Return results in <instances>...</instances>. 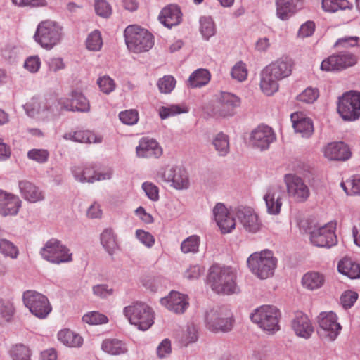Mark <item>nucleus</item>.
<instances>
[{
    "label": "nucleus",
    "instance_id": "obj_7",
    "mask_svg": "<svg viewBox=\"0 0 360 360\" xmlns=\"http://www.w3.org/2000/svg\"><path fill=\"white\" fill-rule=\"evenodd\" d=\"M58 105H60V108L70 111L88 112L90 109L89 103L86 98L82 93L73 92L70 106L65 105L61 101H58L55 98H50L40 102L39 103V108L37 110V112L49 111L54 114L58 111Z\"/></svg>",
    "mask_w": 360,
    "mask_h": 360
},
{
    "label": "nucleus",
    "instance_id": "obj_47",
    "mask_svg": "<svg viewBox=\"0 0 360 360\" xmlns=\"http://www.w3.org/2000/svg\"><path fill=\"white\" fill-rule=\"evenodd\" d=\"M86 48L90 51H99L103 45L101 32L98 30H94L91 32L86 40Z\"/></svg>",
    "mask_w": 360,
    "mask_h": 360
},
{
    "label": "nucleus",
    "instance_id": "obj_28",
    "mask_svg": "<svg viewBox=\"0 0 360 360\" xmlns=\"http://www.w3.org/2000/svg\"><path fill=\"white\" fill-rule=\"evenodd\" d=\"M182 13L179 6L169 5L164 8L160 15L159 20L165 27L171 28L181 21Z\"/></svg>",
    "mask_w": 360,
    "mask_h": 360
},
{
    "label": "nucleus",
    "instance_id": "obj_58",
    "mask_svg": "<svg viewBox=\"0 0 360 360\" xmlns=\"http://www.w3.org/2000/svg\"><path fill=\"white\" fill-rule=\"evenodd\" d=\"M94 8L96 14L103 18H108L112 13L111 6L105 0H97Z\"/></svg>",
    "mask_w": 360,
    "mask_h": 360
},
{
    "label": "nucleus",
    "instance_id": "obj_5",
    "mask_svg": "<svg viewBox=\"0 0 360 360\" xmlns=\"http://www.w3.org/2000/svg\"><path fill=\"white\" fill-rule=\"evenodd\" d=\"M62 27L50 20L41 22L34 34V41L43 49L51 50L61 40Z\"/></svg>",
    "mask_w": 360,
    "mask_h": 360
},
{
    "label": "nucleus",
    "instance_id": "obj_35",
    "mask_svg": "<svg viewBox=\"0 0 360 360\" xmlns=\"http://www.w3.org/2000/svg\"><path fill=\"white\" fill-rule=\"evenodd\" d=\"M101 349L110 355H121L127 352L126 344L118 339H105L103 341Z\"/></svg>",
    "mask_w": 360,
    "mask_h": 360
},
{
    "label": "nucleus",
    "instance_id": "obj_33",
    "mask_svg": "<svg viewBox=\"0 0 360 360\" xmlns=\"http://www.w3.org/2000/svg\"><path fill=\"white\" fill-rule=\"evenodd\" d=\"M292 127L297 133H300L302 137H309L314 131V126L311 120L307 117H300L299 114L295 112L291 115Z\"/></svg>",
    "mask_w": 360,
    "mask_h": 360
},
{
    "label": "nucleus",
    "instance_id": "obj_42",
    "mask_svg": "<svg viewBox=\"0 0 360 360\" xmlns=\"http://www.w3.org/2000/svg\"><path fill=\"white\" fill-rule=\"evenodd\" d=\"M12 360H30L31 350L23 344H15L11 346L8 352Z\"/></svg>",
    "mask_w": 360,
    "mask_h": 360
},
{
    "label": "nucleus",
    "instance_id": "obj_3",
    "mask_svg": "<svg viewBox=\"0 0 360 360\" xmlns=\"http://www.w3.org/2000/svg\"><path fill=\"white\" fill-rule=\"evenodd\" d=\"M281 311L273 305H262L250 314L251 321L268 334H274L281 329L279 320Z\"/></svg>",
    "mask_w": 360,
    "mask_h": 360
},
{
    "label": "nucleus",
    "instance_id": "obj_40",
    "mask_svg": "<svg viewBox=\"0 0 360 360\" xmlns=\"http://www.w3.org/2000/svg\"><path fill=\"white\" fill-rule=\"evenodd\" d=\"M72 173L75 179L82 183H94L95 181L96 171L94 168L86 167L82 169L75 166L72 168Z\"/></svg>",
    "mask_w": 360,
    "mask_h": 360
},
{
    "label": "nucleus",
    "instance_id": "obj_38",
    "mask_svg": "<svg viewBox=\"0 0 360 360\" xmlns=\"http://www.w3.org/2000/svg\"><path fill=\"white\" fill-rule=\"evenodd\" d=\"M210 80V74L206 69H198L194 71L188 79V86L191 88H198L206 85Z\"/></svg>",
    "mask_w": 360,
    "mask_h": 360
},
{
    "label": "nucleus",
    "instance_id": "obj_49",
    "mask_svg": "<svg viewBox=\"0 0 360 360\" xmlns=\"http://www.w3.org/2000/svg\"><path fill=\"white\" fill-rule=\"evenodd\" d=\"M340 186L347 195H360V176L342 182Z\"/></svg>",
    "mask_w": 360,
    "mask_h": 360
},
{
    "label": "nucleus",
    "instance_id": "obj_34",
    "mask_svg": "<svg viewBox=\"0 0 360 360\" xmlns=\"http://www.w3.org/2000/svg\"><path fill=\"white\" fill-rule=\"evenodd\" d=\"M338 271L351 279L360 278V264L351 259L344 258L338 265Z\"/></svg>",
    "mask_w": 360,
    "mask_h": 360
},
{
    "label": "nucleus",
    "instance_id": "obj_10",
    "mask_svg": "<svg viewBox=\"0 0 360 360\" xmlns=\"http://www.w3.org/2000/svg\"><path fill=\"white\" fill-rule=\"evenodd\" d=\"M22 299L25 307L37 318L45 319L52 310L48 298L37 291L24 292Z\"/></svg>",
    "mask_w": 360,
    "mask_h": 360
},
{
    "label": "nucleus",
    "instance_id": "obj_63",
    "mask_svg": "<svg viewBox=\"0 0 360 360\" xmlns=\"http://www.w3.org/2000/svg\"><path fill=\"white\" fill-rule=\"evenodd\" d=\"M41 67V60L38 56L28 57L25 63L24 68L32 73H36Z\"/></svg>",
    "mask_w": 360,
    "mask_h": 360
},
{
    "label": "nucleus",
    "instance_id": "obj_25",
    "mask_svg": "<svg viewBox=\"0 0 360 360\" xmlns=\"http://www.w3.org/2000/svg\"><path fill=\"white\" fill-rule=\"evenodd\" d=\"M324 155L331 160L345 161L351 157L352 153L347 144L340 141L328 143L325 148Z\"/></svg>",
    "mask_w": 360,
    "mask_h": 360
},
{
    "label": "nucleus",
    "instance_id": "obj_43",
    "mask_svg": "<svg viewBox=\"0 0 360 360\" xmlns=\"http://www.w3.org/2000/svg\"><path fill=\"white\" fill-rule=\"evenodd\" d=\"M0 253L6 257L16 259L19 256V249L13 242L0 238Z\"/></svg>",
    "mask_w": 360,
    "mask_h": 360
},
{
    "label": "nucleus",
    "instance_id": "obj_18",
    "mask_svg": "<svg viewBox=\"0 0 360 360\" xmlns=\"http://www.w3.org/2000/svg\"><path fill=\"white\" fill-rule=\"evenodd\" d=\"M284 195L285 191L281 186L274 185L268 188L263 199L269 214L277 215L281 212Z\"/></svg>",
    "mask_w": 360,
    "mask_h": 360
},
{
    "label": "nucleus",
    "instance_id": "obj_46",
    "mask_svg": "<svg viewBox=\"0 0 360 360\" xmlns=\"http://www.w3.org/2000/svg\"><path fill=\"white\" fill-rule=\"evenodd\" d=\"M322 8L327 12H336L350 8L347 0H322Z\"/></svg>",
    "mask_w": 360,
    "mask_h": 360
},
{
    "label": "nucleus",
    "instance_id": "obj_59",
    "mask_svg": "<svg viewBox=\"0 0 360 360\" xmlns=\"http://www.w3.org/2000/svg\"><path fill=\"white\" fill-rule=\"evenodd\" d=\"M198 340V331L194 326H188L181 338L182 345L186 347L189 344L196 342Z\"/></svg>",
    "mask_w": 360,
    "mask_h": 360
},
{
    "label": "nucleus",
    "instance_id": "obj_61",
    "mask_svg": "<svg viewBox=\"0 0 360 360\" xmlns=\"http://www.w3.org/2000/svg\"><path fill=\"white\" fill-rule=\"evenodd\" d=\"M357 292L352 290L345 291L340 297V303L345 309H349L356 301Z\"/></svg>",
    "mask_w": 360,
    "mask_h": 360
},
{
    "label": "nucleus",
    "instance_id": "obj_21",
    "mask_svg": "<svg viewBox=\"0 0 360 360\" xmlns=\"http://www.w3.org/2000/svg\"><path fill=\"white\" fill-rule=\"evenodd\" d=\"M213 215L223 233H230L235 228V219L223 203L219 202L214 207Z\"/></svg>",
    "mask_w": 360,
    "mask_h": 360
},
{
    "label": "nucleus",
    "instance_id": "obj_30",
    "mask_svg": "<svg viewBox=\"0 0 360 360\" xmlns=\"http://www.w3.org/2000/svg\"><path fill=\"white\" fill-rule=\"evenodd\" d=\"M292 65L291 60L285 58L272 62L265 68L272 73L275 78L281 80L291 74Z\"/></svg>",
    "mask_w": 360,
    "mask_h": 360
},
{
    "label": "nucleus",
    "instance_id": "obj_14",
    "mask_svg": "<svg viewBox=\"0 0 360 360\" xmlns=\"http://www.w3.org/2000/svg\"><path fill=\"white\" fill-rule=\"evenodd\" d=\"M335 224L328 223L319 228L314 229L310 233L311 243L317 247L329 248L337 244L338 240L335 233Z\"/></svg>",
    "mask_w": 360,
    "mask_h": 360
},
{
    "label": "nucleus",
    "instance_id": "obj_8",
    "mask_svg": "<svg viewBox=\"0 0 360 360\" xmlns=\"http://www.w3.org/2000/svg\"><path fill=\"white\" fill-rule=\"evenodd\" d=\"M207 328L212 332H228L233 328V316L226 307H220L207 311L205 316Z\"/></svg>",
    "mask_w": 360,
    "mask_h": 360
},
{
    "label": "nucleus",
    "instance_id": "obj_15",
    "mask_svg": "<svg viewBox=\"0 0 360 360\" xmlns=\"http://www.w3.org/2000/svg\"><path fill=\"white\" fill-rule=\"evenodd\" d=\"M337 316L335 313L321 312L319 316V325L321 336L330 341L335 340L341 330V326L337 321Z\"/></svg>",
    "mask_w": 360,
    "mask_h": 360
},
{
    "label": "nucleus",
    "instance_id": "obj_62",
    "mask_svg": "<svg viewBox=\"0 0 360 360\" xmlns=\"http://www.w3.org/2000/svg\"><path fill=\"white\" fill-rule=\"evenodd\" d=\"M136 236L139 240L147 248H151L155 243V238L149 232L145 231L142 229H138L136 231Z\"/></svg>",
    "mask_w": 360,
    "mask_h": 360
},
{
    "label": "nucleus",
    "instance_id": "obj_20",
    "mask_svg": "<svg viewBox=\"0 0 360 360\" xmlns=\"http://www.w3.org/2000/svg\"><path fill=\"white\" fill-rule=\"evenodd\" d=\"M21 204L22 201L18 195L0 189V215L3 217L16 215Z\"/></svg>",
    "mask_w": 360,
    "mask_h": 360
},
{
    "label": "nucleus",
    "instance_id": "obj_56",
    "mask_svg": "<svg viewBox=\"0 0 360 360\" xmlns=\"http://www.w3.org/2000/svg\"><path fill=\"white\" fill-rule=\"evenodd\" d=\"M97 84L99 86L101 91L106 94L113 91L115 88V83L114 80L108 75L99 77L97 80Z\"/></svg>",
    "mask_w": 360,
    "mask_h": 360
},
{
    "label": "nucleus",
    "instance_id": "obj_60",
    "mask_svg": "<svg viewBox=\"0 0 360 360\" xmlns=\"http://www.w3.org/2000/svg\"><path fill=\"white\" fill-rule=\"evenodd\" d=\"M231 75L232 77L239 82L244 81L247 78L248 72L245 68V65L239 62L237 63L232 68Z\"/></svg>",
    "mask_w": 360,
    "mask_h": 360
},
{
    "label": "nucleus",
    "instance_id": "obj_52",
    "mask_svg": "<svg viewBox=\"0 0 360 360\" xmlns=\"http://www.w3.org/2000/svg\"><path fill=\"white\" fill-rule=\"evenodd\" d=\"M120 121L127 125H134L139 121V113L136 110H128L119 113Z\"/></svg>",
    "mask_w": 360,
    "mask_h": 360
},
{
    "label": "nucleus",
    "instance_id": "obj_13",
    "mask_svg": "<svg viewBox=\"0 0 360 360\" xmlns=\"http://www.w3.org/2000/svg\"><path fill=\"white\" fill-rule=\"evenodd\" d=\"M357 60L358 58L354 54L342 51L324 59L321 63L320 68L326 72L341 71L354 65Z\"/></svg>",
    "mask_w": 360,
    "mask_h": 360
},
{
    "label": "nucleus",
    "instance_id": "obj_9",
    "mask_svg": "<svg viewBox=\"0 0 360 360\" xmlns=\"http://www.w3.org/2000/svg\"><path fill=\"white\" fill-rule=\"evenodd\" d=\"M41 257L54 264L69 263L72 261L70 250L56 238L49 240L40 250Z\"/></svg>",
    "mask_w": 360,
    "mask_h": 360
},
{
    "label": "nucleus",
    "instance_id": "obj_55",
    "mask_svg": "<svg viewBox=\"0 0 360 360\" xmlns=\"http://www.w3.org/2000/svg\"><path fill=\"white\" fill-rule=\"evenodd\" d=\"M15 312L12 302L0 299V315L7 321H10Z\"/></svg>",
    "mask_w": 360,
    "mask_h": 360
},
{
    "label": "nucleus",
    "instance_id": "obj_11",
    "mask_svg": "<svg viewBox=\"0 0 360 360\" xmlns=\"http://www.w3.org/2000/svg\"><path fill=\"white\" fill-rule=\"evenodd\" d=\"M338 112L344 120L354 121L360 117V92L349 91L339 98Z\"/></svg>",
    "mask_w": 360,
    "mask_h": 360
},
{
    "label": "nucleus",
    "instance_id": "obj_16",
    "mask_svg": "<svg viewBox=\"0 0 360 360\" xmlns=\"http://www.w3.org/2000/svg\"><path fill=\"white\" fill-rule=\"evenodd\" d=\"M285 181L289 196L295 201L303 202L309 198V188L302 178L294 174H287L285 176Z\"/></svg>",
    "mask_w": 360,
    "mask_h": 360
},
{
    "label": "nucleus",
    "instance_id": "obj_1",
    "mask_svg": "<svg viewBox=\"0 0 360 360\" xmlns=\"http://www.w3.org/2000/svg\"><path fill=\"white\" fill-rule=\"evenodd\" d=\"M207 281L217 294L231 295L238 291L236 274L230 266L212 265L209 269Z\"/></svg>",
    "mask_w": 360,
    "mask_h": 360
},
{
    "label": "nucleus",
    "instance_id": "obj_22",
    "mask_svg": "<svg viewBox=\"0 0 360 360\" xmlns=\"http://www.w3.org/2000/svg\"><path fill=\"white\" fill-rule=\"evenodd\" d=\"M236 217L244 229L250 233H257L261 228L257 214L250 207L238 209Z\"/></svg>",
    "mask_w": 360,
    "mask_h": 360
},
{
    "label": "nucleus",
    "instance_id": "obj_19",
    "mask_svg": "<svg viewBox=\"0 0 360 360\" xmlns=\"http://www.w3.org/2000/svg\"><path fill=\"white\" fill-rule=\"evenodd\" d=\"M162 305L175 314H183L189 305L186 295L176 291H172L168 296L160 300Z\"/></svg>",
    "mask_w": 360,
    "mask_h": 360
},
{
    "label": "nucleus",
    "instance_id": "obj_24",
    "mask_svg": "<svg viewBox=\"0 0 360 360\" xmlns=\"http://www.w3.org/2000/svg\"><path fill=\"white\" fill-rule=\"evenodd\" d=\"M291 326L297 336L305 339L309 338L314 331V328L308 316L301 311L295 313L291 322Z\"/></svg>",
    "mask_w": 360,
    "mask_h": 360
},
{
    "label": "nucleus",
    "instance_id": "obj_54",
    "mask_svg": "<svg viewBox=\"0 0 360 360\" xmlns=\"http://www.w3.org/2000/svg\"><path fill=\"white\" fill-rule=\"evenodd\" d=\"M49 153L44 149H32L27 152V158L38 163H44L48 160Z\"/></svg>",
    "mask_w": 360,
    "mask_h": 360
},
{
    "label": "nucleus",
    "instance_id": "obj_44",
    "mask_svg": "<svg viewBox=\"0 0 360 360\" xmlns=\"http://www.w3.org/2000/svg\"><path fill=\"white\" fill-rule=\"evenodd\" d=\"M200 243V237L197 235H192L181 242V250L184 254H195L199 251Z\"/></svg>",
    "mask_w": 360,
    "mask_h": 360
},
{
    "label": "nucleus",
    "instance_id": "obj_39",
    "mask_svg": "<svg viewBox=\"0 0 360 360\" xmlns=\"http://www.w3.org/2000/svg\"><path fill=\"white\" fill-rule=\"evenodd\" d=\"M101 243L110 255H112L118 248L116 236L111 229H105L100 236Z\"/></svg>",
    "mask_w": 360,
    "mask_h": 360
},
{
    "label": "nucleus",
    "instance_id": "obj_27",
    "mask_svg": "<svg viewBox=\"0 0 360 360\" xmlns=\"http://www.w3.org/2000/svg\"><path fill=\"white\" fill-rule=\"evenodd\" d=\"M240 98L233 94L221 92L219 98V113L223 117L232 116L240 105Z\"/></svg>",
    "mask_w": 360,
    "mask_h": 360
},
{
    "label": "nucleus",
    "instance_id": "obj_6",
    "mask_svg": "<svg viewBox=\"0 0 360 360\" xmlns=\"http://www.w3.org/2000/svg\"><path fill=\"white\" fill-rule=\"evenodd\" d=\"M123 313L131 324L147 330L154 323V311L148 304L136 302L124 308Z\"/></svg>",
    "mask_w": 360,
    "mask_h": 360
},
{
    "label": "nucleus",
    "instance_id": "obj_36",
    "mask_svg": "<svg viewBox=\"0 0 360 360\" xmlns=\"http://www.w3.org/2000/svg\"><path fill=\"white\" fill-rule=\"evenodd\" d=\"M324 281L323 275L316 271L308 272L302 278V284L304 288L310 290L320 288L323 285Z\"/></svg>",
    "mask_w": 360,
    "mask_h": 360
},
{
    "label": "nucleus",
    "instance_id": "obj_12",
    "mask_svg": "<svg viewBox=\"0 0 360 360\" xmlns=\"http://www.w3.org/2000/svg\"><path fill=\"white\" fill-rule=\"evenodd\" d=\"M156 178L170 183V186L176 190L187 189L189 186L187 172L180 167L168 166L162 168L158 172Z\"/></svg>",
    "mask_w": 360,
    "mask_h": 360
},
{
    "label": "nucleus",
    "instance_id": "obj_51",
    "mask_svg": "<svg viewBox=\"0 0 360 360\" xmlns=\"http://www.w3.org/2000/svg\"><path fill=\"white\" fill-rule=\"evenodd\" d=\"M319 96V91L316 88L308 87L297 96V99L306 103H313Z\"/></svg>",
    "mask_w": 360,
    "mask_h": 360
},
{
    "label": "nucleus",
    "instance_id": "obj_32",
    "mask_svg": "<svg viewBox=\"0 0 360 360\" xmlns=\"http://www.w3.org/2000/svg\"><path fill=\"white\" fill-rule=\"evenodd\" d=\"M63 137L66 140L86 143H100L103 141L101 136L88 130L65 133Z\"/></svg>",
    "mask_w": 360,
    "mask_h": 360
},
{
    "label": "nucleus",
    "instance_id": "obj_26",
    "mask_svg": "<svg viewBox=\"0 0 360 360\" xmlns=\"http://www.w3.org/2000/svg\"><path fill=\"white\" fill-rule=\"evenodd\" d=\"M303 0H276V15L286 20L302 7Z\"/></svg>",
    "mask_w": 360,
    "mask_h": 360
},
{
    "label": "nucleus",
    "instance_id": "obj_4",
    "mask_svg": "<svg viewBox=\"0 0 360 360\" xmlns=\"http://www.w3.org/2000/svg\"><path fill=\"white\" fill-rule=\"evenodd\" d=\"M124 36L128 49L134 53L146 52L154 45L152 34L136 25L127 26Z\"/></svg>",
    "mask_w": 360,
    "mask_h": 360
},
{
    "label": "nucleus",
    "instance_id": "obj_29",
    "mask_svg": "<svg viewBox=\"0 0 360 360\" xmlns=\"http://www.w3.org/2000/svg\"><path fill=\"white\" fill-rule=\"evenodd\" d=\"M18 187L24 199L30 202H37L44 199L43 192L30 181L27 180L20 181Z\"/></svg>",
    "mask_w": 360,
    "mask_h": 360
},
{
    "label": "nucleus",
    "instance_id": "obj_31",
    "mask_svg": "<svg viewBox=\"0 0 360 360\" xmlns=\"http://www.w3.org/2000/svg\"><path fill=\"white\" fill-rule=\"evenodd\" d=\"M278 79L275 78L272 73L264 68L260 74V88L266 96H272L278 90Z\"/></svg>",
    "mask_w": 360,
    "mask_h": 360
},
{
    "label": "nucleus",
    "instance_id": "obj_17",
    "mask_svg": "<svg viewBox=\"0 0 360 360\" xmlns=\"http://www.w3.org/2000/svg\"><path fill=\"white\" fill-rule=\"evenodd\" d=\"M276 139V134L271 127L260 125L252 131L250 143L253 148L262 151L267 150Z\"/></svg>",
    "mask_w": 360,
    "mask_h": 360
},
{
    "label": "nucleus",
    "instance_id": "obj_2",
    "mask_svg": "<svg viewBox=\"0 0 360 360\" xmlns=\"http://www.w3.org/2000/svg\"><path fill=\"white\" fill-rule=\"evenodd\" d=\"M277 262L271 251L264 250L251 254L248 258L247 264L255 276L260 279H266L274 275Z\"/></svg>",
    "mask_w": 360,
    "mask_h": 360
},
{
    "label": "nucleus",
    "instance_id": "obj_37",
    "mask_svg": "<svg viewBox=\"0 0 360 360\" xmlns=\"http://www.w3.org/2000/svg\"><path fill=\"white\" fill-rule=\"evenodd\" d=\"M58 338L63 345L70 347H79L83 343L82 338L70 329L60 330Z\"/></svg>",
    "mask_w": 360,
    "mask_h": 360
},
{
    "label": "nucleus",
    "instance_id": "obj_45",
    "mask_svg": "<svg viewBox=\"0 0 360 360\" xmlns=\"http://www.w3.org/2000/svg\"><path fill=\"white\" fill-rule=\"evenodd\" d=\"M200 31L206 40L214 36L216 32L214 22L210 16H203L200 19Z\"/></svg>",
    "mask_w": 360,
    "mask_h": 360
},
{
    "label": "nucleus",
    "instance_id": "obj_50",
    "mask_svg": "<svg viewBox=\"0 0 360 360\" xmlns=\"http://www.w3.org/2000/svg\"><path fill=\"white\" fill-rule=\"evenodd\" d=\"M186 112L187 110L182 108L179 105L161 106L158 110L159 115L162 120H165L169 117L174 116Z\"/></svg>",
    "mask_w": 360,
    "mask_h": 360
},
{
    "label": "nucleus",
    "instance_id": "obj_53",
    "mask_svg": "<svg viewBox=\"0 0 360 360\" xmlns=\"http://www.w3.org/2000/svg\"><path fill=\"white\" fill-rule=\"evenodd\" d=\"M82 321L91 325H97L107 323L108 318L99 312L91 311L84 314L82 317Z\"/></svg>",
    "mask_w": 360,
    "mask_h": 360
},
{
    "label": "nucleus",
    "instance_id": "obj_64",
    "mask_svg": "<svg viewBox=\"0 0 360 360\" xmlns=\"http://www.w3.org/2000/svg\"><path fill=\"white\" fill-rule=\"evenodd\" d=\"M48 71L56 72L65 68V64L61 58H51L46 61Z\"/></svg>",
    "mask_w": 360,
    "mask_h": 360
},
{
    "label": "nucleus",
    "instance_id": "obj_57",
    "mask_svg": "<svg viewBox=\"0 0 360 360\" xmlns=\"http://www.w3.org/2000/svg\"><path fill=\"white\" fill-rule=\"evenodd\" d=\"M141 187L150 200L155 202L159 200V188L153 183L150 181L143 182Z\"/></svg>",
    "mask_w": 360,
    "mask_h": 360
},
{
    "label": "nucleus",
    "instance_id": "obj_41",
    "mask_svg": "<svg viewBox=\"0 0 360 360\" xmlns=\"http://www.w3.org/2000/svg\"><path fill=\"white\" fill-rule=\"evenodd\" d=\"M212 144L219 155L226 156L229 153V139L226 134L222 132L217 134L213 138Z\"/></svg>",
    "mask_w": 360,
    "mask_h": 360
},
{
    "label": "nucleus",
    "instance_id": "obj_23",
    "mask_svg": "<svg viewBox=\"0 0 360 360\" xmlns=\"http://www.w3.org/2000/svg\"><path fill=\"white\" fill-rule=\"evenodd\" d=\"M136 155L142 158H158L162 154V149L153 139L142 138L136 148Z\"/></svg>",
    "mask_w": 360,
    "mask_h": 360
},
{
    "label": "nucleus",
    "instance_id": "obj_48",
    "mask_svg": "<svg viewBox=\"0 0 360 360\" xmlns=\"http://www.w3.org/2000/svg\"><path fill=\"white\" fill-rule=\"evenodd\" d=\"M176 83V81L173 76L165 75L158 79L157 85L161 93L169 94L174 89Z\"/></svg>",
    "mask_w": 360,
    "mask_h": 360
}]
</instances>
